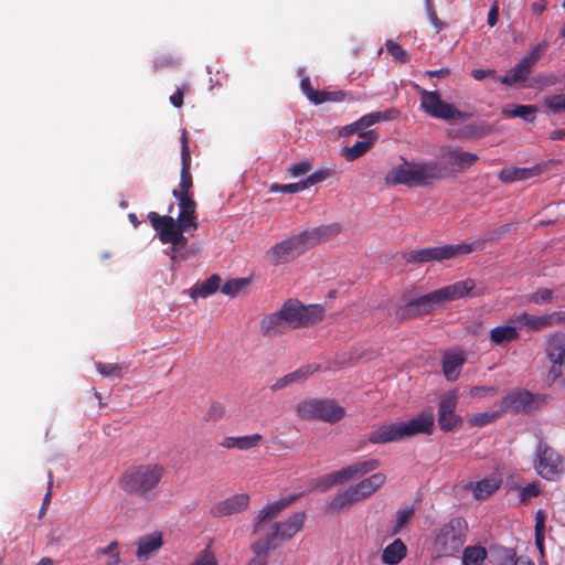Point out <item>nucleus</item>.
Segmentation results:
<instances>
[{
    "instance_id": "f704fd0d",
    "label": "nucleus",
    "mask_w": 565,
    "mask_h": 565,
    "mask_svg": "<svg viewBox=\"0 0 565 565\" xmlns=\"http://www.w3.org/2000/svg\"><path fill=\"white\" fill-rule=\"evenodd\" d=\"M488 553L483 546H467L462 552V565H484Z\"/></svg>"
},
{
    "instance_id": "6e6d98bb",
    "label": "nucleus",
    "mask_w": 565,
    "mask_h": 565,
    "mask_svg": "<svg viewBox=\"0 0 565 565\" xmlns=\"http://www.w3.org/2000/svg\"><path fill=\"white\" fill-rule=\"evenodd\" d=\"M495 394L493 386H473L469 390V395L475 399H483Z\"/></svg>"
},
{
    "instance_id": "cd10ccee",
    "label": "nucleus",
    "mask_w": 565,
    "mask_h": 565,
    "mask_svg": "<svg viewBox=\"0 0 565 565\" xmlns=\"http://www.w3.org/2000/svg\"><path fill=\"white\" fill-rule=\"evenodd\" d=\"M263 440V436L260 434H253L246 436H233L225 437L221 441V446L226 449L237 448L239 450H248L257 447Z\"/></svg>"
},
{
    "instance_id": "680f3d73",
    "label": "nucleus",
    "mask_w": 565,
    "mask_h": 565,
    "mask_svg": "<svg viewBox=\"0 0 565 565\" xmlns=\"http://www.w3.org/2000/svg\"><path fill=\"white\" fill-rule=\"evenodd\" d=\"M413 509H404L397 512L396 529H402L413 516Z\"/></svg>"
},
{
    "instance_id": "c03bdc74",
    "label": "nucleus",
    "mask_w": 565,
    "mask_h": 565,
    "mask_svg": "<svg viewBox=\"0 0 565 565\" xmlns=\"http://www.w3.org/2000/svg\"><path fill=\"white\" fill-rule=\"evenodd\" d=\"M391 114H392V111H375V113L366 114L358 120H359L360 126L364 130V129L375 125L376 122L386 121V120L392 119Z\"/></svg>"
},
{
    "instance_id": "864d4df0",
    "label": "nucleus",
    "mask_w": 565,
    "mask_h": 565,
    "mask_svg": "<svg viewBox=\"0 0 565 565\" xmlns=\"http://www.w3.org/2000/svg\"><path fill=\"white\" fill-rule=\"evenodd\" d=\"M317 371V366L309 364L289 373V377H291V383L301 382L308 379L311 374H313Z\"/></svg>"
},
{
    "instance_id": "f257e3e1",
    "label": "nucleus",
    "mask_w": 565,
    "mask_h": 565,
    "mask_svg": "<svg viewBox=\"0 0 565 565\" xmlns=\"http://www.w3.org/2000/svg\"><path fill=\"white\" fill-rule=\"evenodd\" d=\"M335 232V226H319L303 231L270 247L265 257L275 266L287 264L315 245L327 241Z\"/></svg>"
},
{
    "instance_id": "774afa93",
    "label": "nucleus",
    "mask_w": 565,
    "mask_h": 565,
    "mask_svg": "<svg viewBox=\"0 0 565 565\" xmlns=\"http://www.w3.org/2000/svg\"><path fill=\"white\" fill-rule=\"evenodd\" d=\"M309 170H310V163L307 161L296 163L289 169L292 177H299V175L306 174Z\"/></svg>"
},
{
    "instance_id": "6ab92c4d",
    "label": "nucleus",
    "mask_w": 565,
    "mask_h": 565,
    "mask_svg": "<svg viewBox=\"0 0 565 565\" xmlns=\"http://www.w3.org/2000/svg\"><path fill=\"white\" fill-rule=\"evenodd\" d=\"M402 439H404V436L399 422L375 425L369 435V440L372 444H386Z\"/></svg>"
},
{
    "instance_id": "de8ad7c7",
    "label": "nucleus",
    "mask_w": 565,
    "mask_h": 565,
    "mask_svg": "<svg viewBox=\"0 0 565 565\" xmlns=\"http://www.w3.org/2000/svg\"><path fill=\"white\" fill-rule=\"evenodd\" d=\"M543 103L553 113L565 111V94L546 96Z\"/></svg>"
},
{
    "instance_id": "0eeeda50",
    "label": "nucleus",
    "mask_w": 565,
    "mask_h": 565,
    "mask_svg": "<svg viewBox=\"0 0 565 565\" xmlns=\"http://www.w3.org/2000/svg\"><path fill=\"white\" fill-rule=\"evenodd\" d=\"M288 328L309 327L323 319V308L318 305L305 306L297 299H288L280 308Z\"/></svg>"
},
{
    "instance_id": "c85d7f7f",
    "label": "nucleus",
    "mask_w": 565,
    "mask_h": 565,
    "mask_svg": "<svg viewBox=\"0 0 565 565\" xmlns=\"http://www.w3.org/2000/svg\"><path fill=\"white\" fill-rule=\"evenodd\" d=\"M541 173L540 167L532 168H505L499 173V178L503 182H513L526 180Z\"/></svg>"
},
{
    "instance_id": "09e8293b",
    "label": "nucleus",
    "mask_w": 565,
    "mask_h": 565,
    "mask_svg": "<svg viewBox=\"0 0 565 565\" xmlns=\"http://www.w3.org/2000/svg\"><path fill=\"white\" fill-rule=\"evenodd\" d=\"M190 565H218V561L215 554L206 547L193 558Z\"/></svg>"
},
{
    "instance_id": "bb28decb",
    "label": "nucleus",
    "mask_w": 565,
    "mask_h": 565,
    "mask_svg": "<svg viewBox=\"0 0 565 565\" xmlns=\"http://www.w3.org/2000/svg\"><path fill=\"white\" fill-rule=\"evenodd\" d=\"M508 324L498 326L490 330L489 337L492 344L503 345L519 339L518 326L508 320Z\"/></svg>"
},
{
    "instance_id": "2eb2a0df",
    "label": "nucleus",
    "mask_w": 565,
    "mask_h": 565,
    "mask_svg": "<svg viewBox=\"0 0 565 565\" xmlns=\"http://www.w3.org/2000/svg\"><path fill=\"white\" fill-rule=\"evenodd\" d=\"M457 403L458 392L455 390L447 392L440 397L438 405V425L441 430L451 431L461 422V418L455 413Z\"/></svg>"
},
{
    "instance_id": "3c124183",
    "label": "nucleus",
    "mask_w": 565,
    "mask_h": 565,
    "mask_svg": "<svg viewBox=\"0 0 565 565\" xmlns=\"http://www.w3.org/2000/svg\"><path fill=\"white\" fill-rule=\"evenodd\" d=\"M306 190V184L301 181L296 183H288V184H271L270 191L271 192H280V193H298Z\"/></svg>"
},
{
    "instance_id": "dca6fc26",
    "label": "nucleus",
    "mask_w": 565,
    "mask_h": 565,
    "mask_svg": "<svg viewBox=\"0 0 565 565\" xmlns=\"http://www.w3.org/2000/svg\"><path fill=\"white\" fill-rule=\"evenodd\" d=\"M305 513L297 512L288 518L286 521L273 523L269 525L268 532L263 537L270 539V547L274 545L275 540H289L298 533L303 525Z\"/></svg>"
},
{
    "instance_id": "79ce46f5",
    "label": "nucleus",
    "mask_w": 565,
    "mask_h": 565,
    "mask_svg": "<svg viewBox=\"0 0 565 565\" xmlns=\"http://www.w3.org/2000/svg\"><path fill=\"white\" fill-rule=\"evenodd\" d=\"M220 282L221 278L217 275H213L207 278L199 288L193 290L191 297L193 299L196 297L206 298L218 289Z\"/></svg>"
},
{
    "instance_id": "69168bd1",
    "label": "nucleus",
    "mask_w": 565,
    "mask_h": 565,
    "mask_svg": "<svg viewBox=\"0 0 565 565\" xmlns=\"http://www.w3.org/2000/svg\"><path fill=\"white\" fill-rule=\"evenodd\" d=\"M546 43L545 42H542V43H539L537 45H535L531 52L527 54V56L530 57L531 61H533L535 64L537 63V61L542 57V55L544 54L545 50H546Z\"/></svg>"
},
{
    "instance_id": "4d7b16f0",
    "label": "nucleus",
    "mask_w": 565,
    "mask_h": 565,
    "mask_svg": "<svg viewBox=\"0 0 565 565\" xmlns=\"http://www.w3.org/2000/svg\"><path fill=\"white\" fill-rule=\"evenodd\" d=\"M558 83V78L554 74H537L533 78V86L534 87H547L552 86Z\"/></svg>"
},
{
    "instance_id": "a878e982",
    "label": "nucleus",
    "mask_w": 565,
    "mask_h": 565,
    "mask_svg": "<svg viewBox=\"0 0 565 565\" xmlns=\"http://www.w3.org/2000/svg\"><path fill=\"white\" fill-rule=\"evenodd\" d=\"M281 310L265 316L259 322V331L266 337L284 332L288 326L282 319Z\"/></svg>"
},
{
    "instance_id": "338daca9",
    "label": "nucleus",
    "mask_w": 565,
    "mask_h": 565,
    "mask_svg": "<svg viewBox=\"0 0 565 565\" xmlns=\"http://www.w3.org/2000/svg\"><path fill=\"white\" fill-rule=\"evenodd\" d=\"M546 43L545 42H542V43H539L537 45H535L531 52L527 54V56L530 57L531 61H533L535 64L537 63V61L542 57V55L544 54L545 50H546Z\"/></svg>"
},
{
    "instance_id": "f03ea898",
    "label": "nucleus",
    "mask_w": 565,
    "mask_h": 565,
    "mask_svg": "<svg viewBox=\"0 0 565 565\" xmlns=\"http://www.w3.org/2000/svg\"><path fill=\"white\" fill-rule=\"evenodd\" d=\"M166 473L162 465L148 462L127 468L119 478L120 489L143 500H153L158 495L159 484Z\"/></svg>"
},
{
    "instance_id": "a211bd4d",
    "label": "nucleus",
    "mask_w": 565,
    "mask_h": 565,
    "mask_svg": "<svg viewBox=\"0 0 565 565\" xmlns=\"http://www.w3.org/2000/svg\"><path fill=\"white\" fill-rule=\"evenodd\" d=\"M440 158L452 171H461L473 164L477 161L478 156L458 148L444 147L440 149Z\"/></svg>"
},
{
    "instance_id": "052dcab7",
    "label": "nucleus",
    "mask_w": 565,
    "mask_h": 565,
    "mask_svg": "<svg viewBox=\"0 0 565 565\" xmlns=\"http://www.w3.org/2000/svg\"><path fill=\"white\" fill-rule=\"evenodd\" d=\"M320 98L324 102H342L345 98V93L342 90L335 92H320Z\"/></svg>"
},
{
    "instance_id": "ea45409f",
    "label": "nucleus",
    "mask_w": 565,
    "mask_h": 565,
    "mask_svg": "<svg viewBox=\"0 0 565 565\" xmlns=\"http://www.w3.org/2000/svg\"><path fill=\"white\" fill-rule=\"evenodd\" d=\"M319 405L320 399H308L300 402L297 407L296 412L299 417L305 419H319Z\"/></svg>"
},
{
    "instance_id": "393cba45",
    "label": "nucleus",
    "mask_w": 565,
    "mask_h": 565,
    "mask_svg": "<svg viewBox=\"0 0 565 565\" xmlns=\"http://www.w3.org/2000/svg\"><path fill=\"white\" fill-rule=\"evenodd\" d=\"M502 483V479L498 473H492L482 480L470 484L473 497L477 500L486 499L495 492Z\"/></svg>"
},
{
    "instance_id": "bf43d9fd",
    "label": "nucleus",
    "mask_w": 565,
    "mask_h": 565,
    "mask_svg": "<svg viewBox=\"0 0 565 565\" xmlns=\"http://www.w3.org/2000/svg\"><path fill=\"white\" fill-rule=\"evenodd\" d=\"M224 414L225 407L220 403H214L211 405L206 416L210 420H218L224 416Z\"/></svg>"
},
{
    "instance_id": "ddd939ff",
    "label": "nucleus",
    "mask_w": 565,
    "mask_h": 565,
    "mask_svg": "<svg viewBox=\"0 0 565 565\" xmlns=\"http://www.w3.org/2000/svg\"><path fill=\"white\" fill-rule=\"evenodd\" d=\"M534 469L542 478L554 480L563 472L564 462L553 448L540 441L535 449Z\"/></svg>"
},
{
    "instance_id": "603ef678",
    "label": "nucleus",
    "mask_w": 565,
    "mask_h": 565,
    "mask_svg": "<svg viewBox=\"0 0 565 565\" xmlns=\"http://www.w3.org/2000/svg\"><path fill=\"white\" fill-rule=\"evenodd\" d=\"M247 285V281L245 279H235L230 280L225 282L221 290L223 294L234 297L236 296L245 286Z\"/></svg>"
},
{
    "instance_id": "0e129e2a",
    "label": "nucleus",
    "mask_w": 565,
    "mask_h": 565,
    "mask_svg": "<svg viewBox=\"0 0 565 565\" xmlns=\"http://www.w3.org/2000/svg\"><path fill=\"white\" fill-rule=\"evenodd\" d=\"M546 43L545 42H542V43H539L537 45H535L531 52L527 54V56L530 57L531 61H533L535 64L537 63V61L542 57V55L544 54L545 50H546Z\"/></svg>"
},
{
    "instance_id": "b1692460",
    "label": "nucleus",
    "mask_w": 565,
    "mask_h": 565,
    "mask_svg": "<svg viewBox=\"0 0 565 565\" xmlns=\"http://www.w3.org/2000/svg\"><path fill=\"white\" fill-rule=\"evenodd\" d=\"M360 137L364 138V140L356 141L353 146L342 149V156L345 157L347 160L353 161L363 156L371 149L377 138L373 130L366 131V134H360Z\"/></svg>"
},
{
    "instance_id": "4468645a",
    "label": "nucleus",
    "mask_w": 565,
    "mask_h": 565,
    "mask_svg": "<svg viewBox=\"0 0 565 565\" xmlns=\"http://www.w3.org/2000/svg\"><path fill=\"white\" fill-rule=\"evenodd\" d=\"M545 353L552 363L548 379L555 382L565 372V333L551 332L545 339Z\"/></svg>"
},
{
    "instance_id": "4be33fe9",
    "label": "nucleus",
    "mask_w": 565,
    "mask_h": 565,
    "mask_svg": "<svg viewBox=\"0 0 565 565\" xmlns=\"http://www.w3.org/2000/svg\"><path fill=\"white\" fill-rule=\"evenodd\" d=\"M386 477L382 472L373 473L372 476L361 480L359 483L351 486L359 501L369 498L374 492L383 487Z\"/></svg>"
},
{
    "instance_id": "473e14b6",
    "label": "nucleus",
    "mask_w": 565,
    "mask_h": 565,
    "mask_svg": "<svg viewBox=\"0 0 565 565\" xmlns=\"http://www.w3.org/2000/svg\"><path fill=\"white\" fill-rule=\"evenodd\" d=\"M162 545L161 535L153 533L141 537L138 541L137 556L139 559H147L149 555Z\"/></svg>"
},
{
    "instance_id": "37998d69",
    "label": "nucleus",
    "mask_w": 565,
    "mask_h": 565,
    "mask_svg": "<svg viewBox=\"0 0 565 565\" xmlns=\"http://www.w3.org/2000/svg\"><path fill=\"white\" fill-rule=\"evenodd\" d=\"M526 298L533 305L543 306L553 302L556 297L553 289L543 288L530 294Z\"/></svg>"
},
{
    "instance_id": "412c9836",
    "label": "nucleus",
    "mask_w": 565,
    "mask_h": 565,
    "mask_svg": "<svg viewBox=\"0 0 565 565\" xmlns=\"http://www.w3.org/2000/svg\"><path fill=\"white\" fill-rule=\"evenodd\" d=\"M402 426V433L405 438L413 437L418 434H430L434 427L435 417L434 414L423 413L417 417L412 418L408 422H399Z\"/></svg>"
},
{
    "instance_id": "1a4fd4ad",
    "label": "nucleus",
    "mask_w": 565,
    "mask_h": 565,
    "mask_svg": "<svg viewBox=\"0 0 565 565\" xmlns=\"http://www.w3.org/2000/svg\"><path fill=\"white\" fill-rule=\"evenodd\" d=\"M148 217L151 225L159 232L160 241L164 244L171 241L179 232H194L198 227L194 213L186 217L183 215L182 210H180L178 223L172 216H161L156 212H150Z\"/></svg>"
},
{
    "instance_id": "7ed1b4c3",
    "label": "nucleus",
    "mask_w": 565,
    "mask_h": 565,
    "mask_svg": "<svg viewBox=\"0 0 565 565\" xmlns=\"http://www.w3.org/2000/svg\"><path fill=\"white\" fill-rule=\"evenodd\" d=\"M445 169L440 162L407 161L393 167L385 175V183L388 185L403 184L409 188L427 186L444 177Z\"/></svg>"
},
{
    "instance_id": "9b49d317",
    "label": "nucleus",
    "mask_w": 565,
    "mask_h": 565,
    "mask_svg": "<svg viewBox=\"0 0 565 565\" xmlns=\"http://www.w3.org/2000/svg\"><path fill=\"white\" fill-rule=\"evenodd\" d=\"M547 397L534 395L525 390H516L508 393L501 401V412L531 414L541 409L546 404Z\"/></svg>"
},
{
    "instance_id": "9d476101",
    "label": "nucleus",
    "mask_w": 565,
    "mask_h": 565,
    "mask_svg": "<svg viewBox=\"0 0 565 565\" xmlns=\"http://www.w3.org/2000/svg\"><path fill=\"white\" fill-rule=\"evenodd\" d=\"M415 88L420 94V108L434 118L443 120H467L468 115L460 111L452 104L441 100L437 92L426 90L418 85Z\"/></svg>"
},
{
    "instance_id": "20e7f679",
    "label": "nucleus",
    "mask_w": 565,
    "mask_h": 565,
    "mask_svg": "<svg viewBox=\"0 0 565 565\" xmlns=\"http://www.w3.org/2000/svg\"><path fill=\"white\" fill-rule=\"evenodd\" d=\"M475 286L472 279L454 282L406 302L401 309L399 316L407 319L417 315L429 313L445 302L466 297L475 289Z\"/></svg>"
},
{
    "instance_id": "7c9ffc66",
    "label": "nucleus",
    "mask_w": 565,
    "mask_h": 565,
    "mask_svg": "<svg viewBox=\"0 0 565 565\" xmlns=\"http://www.w3.org/2000/svg\"><path fill=\"white\" fill-rule=\"evenodd\" d=\"M380 466V461L377 459H369L364 461H359L347 466L343 468L347 480H352L358 477H362L367 475L369 472L374 471Z\"/></svg>"
},
{
    "instance_id": "f8f14e48",
    "label": "nucleus",
    "mask_w": 565,
    "mask_h": 565,
    "mask_svg": "<svg viewBox=\"0 0 565 565\" xmlns=\"http://www.w3.org/2000/svg\"><path fill=\"white\" fill-rule=\"evenodd\" d=\"M509 321L516 324L519 330L523 329L527 332H541L546 328L564 324L565 312L553 311L537 316L524 311L511 316Z\"/></svg>"
},
{
    "instance_id": "c9c22d12",
    "label": "nucleus",
    "mask_w": 565,
    "mask_h": 565,
    "mask_svg": "<svg viewBox=\"0 0 565 565\" xmlns=\"http://www.w3.org/2000/svg\"><path fill=\"white\" fill-rule=\"evenodd\" d=\"M252 550L255 553V557L252 558L247 565H267L266 554L270 550V539L260 537L257 539L252 545Z\"/></svg>"
},
{
    "instance_id": "c756f323",
    "label": "nucleus",
    "mask_w": 565,
    "mask_h": 565,
    "mask_svg": "<svg viewBox=\"0 0 565 565\" xmlns=\"http://www.w3.org/2000/svg\"><path fill=\"white\" fill-rule=\"evenodd\" d=\"M359 502L355 493L352 488L338 492L333 499L329 502L327 507V511L329 512H339L341 510L348 509L352 507L354 503Z\"/></svg>"
},
{
    "instance_id": "4c0bfd02",
    "label": "nucleus",
    "mask_w": 565,
    "mask_h": 565,
    "mask_svg": "<svg viewBox=\"0 0 565 565\" xmlns=\"http://www.w3.org/2000/svg\"><path fill=\"white\" fill-rule=\"evenodd\" d=\"M347 481L348 480H347L344 470L342 468V469H340L338 471L328 473V475L322 476L319 479H317L316 487L319 488L322 491H327L330 488H332L333 486L341 484V483H344Z\"/></svg>"
},
{
    "instance_id": "e433bc0d",
    "label": "nucleus",
    "mask_w": 565,
    "mask_h": 565,
    "mask_svg": "<svg viewBox=\"0 0 565 565\" xmlns=\"http://www.w3.org/2000/svg\"><path fill=\"white\" fill-rule=\"evenodd\" d=\"M537 110L535 106L531 105H507L502 113L507 117H520L526 121L533 120V114Z\"/></svg>"
},
{
    "instance_id": "a18cd8bd",
    "label": "nucleus",
    "mask_w": 565,
    "mask_h": 565,
    "mask_svg": "<svg viewBox=\"0 0 565 565\" xmlns=\"http://www.w3.org/2000/svg\"><path fill=\"white\" fill-rule=\"evenodd\" d=\"M526 79V75L516 66V64L504 76L498 77L500 83L508 86H512Z\"/></svg>"
},
{
    "instance_id": "e2e57ef3",
    "label": "nucleus",
    "mask_w": 565,
    "mask_h": 565,
    "mask_svg": "<svg viewBox=\"0 0 565 565\" xmlns=\"http://www.w3.org/2000/svg\"><path fill=\"white\" fill-rule=\"evenodd\" d=\"M353 134H358L359 136L360 134H366V131H363L362 127L360 126L359 120L342 127L340 130V135L342 136H349Z\"/></svg>"
},
{
    "instance_id": "72a5a7b5",
    "label": "nucleus",
    "mask_w": 565,
    "mask_h": 565,
    "mask_svg": "<svg viewBox=\"0 0 565 565\" xmlns=\"http://www.w3.org/2000/svg\"><path fill=\"white\" fill-rule=\"evenodd\" d=\"M344 416V409L332 401H320L319 419L334 423Z\"/></svg>"
},
{
    "instance_id": "13d9d810",
    "label": "nucleus",
    "mask_w": 565,
    "mask_h": 565,
    "mask_svg": "<svg viewBox=\"0 0 565 565\" xmlns=\"http://www.w3.org/2000/svg\"><path fill=\"white\" fill-rule=\"evenodd\" d=\"M387 52L401 62L407 61V53L395 42L388 41L386 43Z\"/></svg>"
},
{
    "instance_id": "f3484780",
    "label": "nucleus",
    "mask_w": 565,
    "mask_h": 565,
    "mask_svg": "<svg viewBox=\"0 0 565 565\" xmlns=\"http://www.w3.org/2000/svg\"><path fill=\"white\" fill-rule=\"evenodd\" d=\"M291 501L292 498H286L266 504L257 514L254 534L257 535L258 539L263 537L264 534L268 532L269 526H267V524L276 519Z\"/></svg>"
},
{
    "instance_id": "aec40b11",
    "label": "nucleus",
    "mask_w": 565,
    "mask_h": 565,
    "mask_svg": "<svg viewBox=\"0 0 565 565\" xmlns=\"http://www.w3.org/2000/svg\"><path fill=\"white\" fill-rule=\"evenodd\" d=\"M249 504V495L247 493H238L232 495L212 508V514L215 516H226L241 513L247 509Z\"/></svg>"
},
{
    "instance_id": "a19ab883",
    "label": "nucleus",
    "mask_w": 565,
    "mask_h": 565,
    "mask_svg": "<svg viewBox=\"0 0 565 565\" xmlns=\"http://www.w3.org/2000/svg\"><path fill=\"white\" fill-rule=\"evenodd\" d=\"M503 413L501 412L500 408L499 411L472 414L468 416L467 420L468 424L472 427H483L494 422Z\"/></svg>"
},
{
    "instance_id": "58836bf2",
    "label": "nucleus",
    "mask_w": 565,
    "mask_h": 565,
    "mask_svg": "<svg viewBox=\"0 0 565 565\" xmlns=\"http://www.w3.org/2000/svg\"><path fill=\"white\" fill-rule=\"evenodd\" d=\"M510 490H514L518 492V498L520 503H526L531 499L536 498L541 493L540 483L531 482L525 487H518L514 484H509Z\"/></svg>"
},
{
    "instance_id": "8fccbe9b",
    "label": "nucleus",
    "mask_w": 565,
    "mask_h": 565,
    "mask_svg": "<svg viewBox=\"0 0 565 565\" xmlns=\"http://www.w3.org/2000/svg\"><path fill=\"white\" fill-rule=\"evenodd\" d=\"M300 87L307 98L316 105L322 104V98H320V92L315 90L311 87V83L309 77H303L300 82Z\"/></svg>"
},
{
    "instance_id": "423d86ee",
    "label": "nucleus",
    "mask_w": 565,
    "mask_h": 565,
    "mask_svg": "<svg viewBox=\"0 0 565 565\" xmlns=\"http://www.w3.org/2000/svg\"><path fill=\"white\" fill-rule=\"evenodd\" d=\"M484 247L482 241H475L471 243H460L454 245H444L413 250L408 256L409 263H428L433 260L443 262L456 258L460 255L470 254L476 250H481Z\"/></svg>"
},
{
    "instance_id": "6e6552de",
    "label": "nucleus",
    "mask_w": 565,
    "mask_h": 565,
    "mask_svg": "<svg viewBox=\"0 0 565 565\" xmlns=\"http://www.w3.org/2000/svg\"><path fill=\"white\" fill-rule=\"evenodd\" d=\"M181 160L182 168L180 175V188L174 189L172 191V195L178 200L179 207L182 210L183 215L188 217L191 213H195L196 203L189 195L192 188V177L190 173L191 156L185 130L182 132Z\"/></svg>"
},
{
    "instance_id": "2f4dec72",
    "label": "nucleus",
    "mask_w": 565,
    "mask_h": 565,
    "mask_svg": "<svg viewBox=\"0 0 565 565\" xmlns=\"http://www.w3.org/2000/svg\"><path fill=\"white\" fill-rule=\"evenodd\" d=\"M405 555L406 546L399 539H396L384 548L382 561L387 565H396L405 557Z\"/></svg>"
},
{
    "instance_id": "49530a36",
    "label": "nucleus",
    "mask_w": 565,
    "mask_h": 565,
    "mask_svg": "<svg viewBox=\"0 0 565 565\" xmlns=\"http://www.w3.org/2000/svg\"><path fill=\"white\" fill-rule=\"evenodd\" d=\"M545 520V513L542 510H539L535 514V543L541 551L543 548Z\"/></svg>"
},
{
    "instance_id": "39448f33",
    "label": "nucleus",
    "mask_w": 565,
    "mask_h": 565,
    "mask_svg": "<svg viewBox=\"0 0 565 565\" xmlns=\"http://www.w3.org/2000/svg\"><path fill=\"white\" fill-rule=\"evenodd\" d=\"M467 532V522L461 518H452L437 530L430 548L431 555L435 558L457 555L466 542Z\"/></svg>"
},
{
    "instance_id": "5701e85b",
    "label": "nucleus",
    "mask_w": 565,
    "mask_h": 565,
    "mask_svg": "<svg viewBox=\"0 0 565 565\" xmlns=\"http://www.w3.org/2000/svg\"><path fill=\"white\" fill-rule=\"evenodd\" d=\"M466 362V358L459 351H447L443 356V372L448 381H455L460 374V370Z\"/></svg>"
},
{
    "instance_id": "5fc2aeb1",
    "label": "nucleus",
    "mask_w": 565,
    "mask_h": 565,
    "mask_svg": "<svg viewBox=\"0 0 565 565\" xmlns=\"http://www.w3.org/2000/svg\"><path fill=\"white\" fill-rule=\"evenodd\" d=\"M97 371L107 377H119L121 372V366L113 363H97Z\"/></svg>"
}]
</instances>
